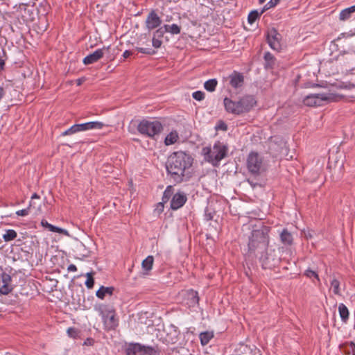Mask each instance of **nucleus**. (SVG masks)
Masks as SVG:
<instances>
[{
  "label": "nucleus",
  "instance_id": "19",
  "mask_svg": "<svg viewBox=\"0 0 355 355\" xmlns=\"http://www.w3.org/2000/svg\"><path fill=\"white\" fill-rule=\"evenodd\" d=\"M79 126L80 132H82L94 129L101 130L105 126V124L100 121H89L84 123H80Z\"/></svg>",
  "mask_w": 355,
  "mask_h": 355
},
{
  "label": "nucleus",
  "instance_id": "29",
  "mask_svg": "<svg viewBox=\"0 0 355 355\" xmlns=\"http://www.w3.org/2000/svg\"><path fill=\"white\" fill-rule=\"evenodd\" d=\"M338 311L341 320L346 322L349 318V310L347 307L343 303L338 305Z\"/></svg>",
  "mask_w": 355,
  "mask_h": 355
},
{
  "label": "nucleus",
  "instance_id": "5",
  "mask_svg": "<svg viewBox=\"0 0 355 355\" xmlns=\"http://www.w3.org/2000/svg\"><path fill=\"white\" fill-rule=\"evenodd\" d=\"M102 318L104 328L106 331L115 330L119 326V318L115 309L110 306L100 305L96 309Z\"/></svg>",
  "mask_w": 355,
  "mask_h": 355
},
{
  "label": "nucleus",
  "instance_id": "4",
  "mask_svg": "<svg viewBox=\"0 0 355 355\" xmlns=\"http://www.w3.org/2000/svg\"><path fill=\"white\" fill-rule=\"evenodd\" d=\"M228 152V147L227 145L217 141L214 143L213 148L211 147H204L202 150V154L204 155L205 159L211 162L213 166H217L219 162L224 159Z\"/></svg>",
  "mask_w": 355,
  "mask_h": 355
},
{
  "label": "nucleus",
  "instance_id": "38",
  "mask_svg": "<svg viewBox=\"0 0 355 355\" xmlns=\"http://www.w3.org/2000/svg\"><path fill=\"white\" fill-rule=\"evenodd\" d=\"M48 230L50 232H57V233H59V234H64L65 236H69V232L67 230L62 229L61 227H57V226H55V225H53L51 224L50 225V226H49Z\"/></svg>",
  "mask_w": 355,
  "mask_h": 355
},
{
  "label": "nucleus",
  "instance_id": "16",
  "mask_svg": "<svg viewBox=\"0 0 355 355\" xmlns=\"http://www.w3.org/2000/svg\"><path fill=\"white\" fill-rule=\"evenodd\" d=\"M187 197L183 191H178L175 193L171 200V209L173 210H177L186 203Z\"/></svg>",
  "mask_w": 355,
  "mask_h": 355
},
{
  "label": "nucleus",
  "instance_id": "30",
  "mask_svg": "<svg viewBox=\"0 0 355 355\" xmlns=\"http://www.w3.org/2000/svg\"><path fill=\"white\" fill-rule=\"evenodd\" d=\"M178 134L175 131H171L168 134L164 139V144L166 146L174 144L178 139Z\"/></svg>",
  "mask_w": 355,
  "mask_h": 355
},
{
  "label": "nucleus",
  "instance_id": "31",
  "mask_svg": "<svg viewBox=\"0 0 355 355\" xmlns=\"http://www.w3.org/2000/svg\"><path fill=\"white\" fill-rule=\"evenodd\" d=\"M264 60L266 61L265 67L266 69H272L275 65V58L272 53L266 52L264 54Z\"/></svg>",
  "mask_w": 355,
  "mask_h": 355
},
{
  "label": "nucleus",
  "instance_id": "27",
  "mask_svg": "<svg viewBox=\"0 0 355 355\" xmlns=\"http://www.w3.org/2000/svg\"><path fill=\"white\" fill-rule=\"evenodd\" d=\"M200 343L202 346L207 345L209 341L214 338V333L212 331H206L202 332L199 335Z\"/></svg>",
  "mask_w": 355,
  "mask_h": 355
},
{
  "label": "nucleus",
  "instance_id": "18",
  "mask_svg": "<svg viewBox=\"0 0 355 355\" xmlns=\"http://www.w3.org/2000/svg\"><path fill=\"white\" fill-rule=\"evenodd\" d=\"M279 239L281 243L286 246H291L293 243V236L287 228H284L279 232Z\"/></svg>",
  "mask_w": 355,
  "mask_h": 355
},
{
  "label": "nucleus",
  "instance_id": "60",
  "mask_svg": "<svg viewBox=\"0 0 355 355\" xmlns=\"http://www.w3.org/2000/svg\"><path fill=\"white\" fill-rule=\"evenodd\" d=\"M172 19V17L171 16H167L165 21H170Z\"/></svg>",
  "mask_w": 355,
  "mask_h": 355
},
{
  "label": "nucleus",
  "instance_id": "42",
  "mask_svg": "<svg viewBox=\"0 0 355 355\" xmlns=\"http://www.w3.org/2000/svg\"><path fill=\"white\" fill-rule=\"evenodd\" d=\"M215 214V211L214 210H213L212 209H211L210 207H207L205 209V214H204V216H205V219L207 221H209V220H213L214 218V215Z\"/></svg>",
  "mask_w": 355,
  "mask_h": 355
},
{
  "label": "nucleus",
  "instance_id": "48",
  "mask_svg": "<svg viewBox=\"0 0 355 355\" xmlns=\"http://www.w3.org/2000/svg\"><path fill=\"white\" fill-rule=\"evenodd\" d=\"M355 35V31L351 30L347 33H342L339 35V36L336 39V41L340 40L342 38H348Z\"/></svg>",
  "mask_w": 355,
  "mask_h": 355
},
{
  "label": "nucleus",
  "instance_id": "54",
  "mask_svg": "<svg viewBox=\"0 0 355 355\" xmlns=\"http://www.w3.org/2000/svg\"><path fill=\"white\" fill-rule=\"evenodd\" d=\"M5 64H6V60H5V59H3V58L0 56V72L4 69Z\"/></svg>",
  "mask_w": 355,
  "mask_h": 355
},
{
  "label": "nucleus",
  "instance_id": "57",
  "mask_svg": "<svg viewBox=\"0 0 355 355\" xmlns=\"http://www.w3.org/2000/svg\"><path fill=\"white\" fill-rule=\"evenodd\" d=\"M132 54V51L126 50L123 53V57L124 58H128L129 56H130Z\"/></svg>",
  "mask_w": 355,
  "mask_h": 355
},
{
  "label": "nucleus",
  "instance_id": "51",
  "mask_svg": "<svg viewBox=\"0 0 355 355\" xmlns=\"http://www.w3.org/2000/svg\"><path fill=\"white\" fill-rule=\"evenodd\" d=\"M28 212H29V208L27 207L26 209L17 211L16 214L17 216H25L28 214Z\"/></svg>",
  "mask_w": 355,
  "mask_h": 355
},
{
  "label": "nucleus",
  "instance_id": "44",
  "mask_svg": "<svg viewBox=\"0 0 355 355\" xmlns=\"http://www.w3.org/2000/svg\"><path fill=\"white\" fill-rule=\"evenodd\" d=\"M280 0H270L263 7L261 8V12H264L268 9L275 7L279 3Z\"/></svg>",
  "mask_w": 355,
  "mask_h": 355
},
{
  "label": "nucleus",
  "instance_id": "26",
  "mask_svg": "<svg viewBox=\"0 0 355 355\" xmlns=\"http://www.w3.org/2000/svg\"><path fill=\"white\" fill-rule=\"evenodd\" d=\"M76 254L80 259H83L89 257L90 252L85 248V245L81 243L76 246Z\"/></svg>",
  "mask_w": 355,
  "mask_h": 355
},
{
  "label": "nucleus",
  "instance_id": "33",
  "mask_svg": "<svg viewBox=\"0 0 355 355\" xmlns=\"http://www.w3.org/2000/svg\"><path fill=\"white\" fill-rule=\"evenodd\" d=\"M165 26L167 28V30H166L167 33H169L173 35H178L181 32V26L178 24H173L171 25L165 24Z\"/></svg>",
  "mask_w": 355,
  "mask_h": 355
},
{
  "label": "nucleus",
  "instance_id": "43",
  "mask_svg": "<svg viewBox=\"0 0 355 355\" xmlns=\"http://www.w3.org/2000/svg\"><path fill=\"white\" fill-rule=\"evenodd\" d=\"M190 301L192 304H198L199 302V297L197 291L193 290L189 293Z\"/></svg>",
  "mask_w": 355,
  "mask_h": 355
},
{
  "label": "nucleus",
  "instance_id": "1",
  "mask_svg": "<svg viewBox=\"0 0 355 355\" xmlns=\"http://www.w3.org/2000/svg\"><path fill=\"white\" fill-rule=\"evenodd\" d=\"M193 159L189 153L184 151L173 152L168 158L166 171L176 183L187 181L191 175L189 171Z\"/></svg>",
  "mask_w": 355,
  "mask_h": 355
},
{
  "label": "nucleus",
  "instance_id": "34",
  "mask_svg": "<svg viewBox=\"0 0 355 355\" xmlns=\"http://www.w3.org/2000/svg\"><path fill=\"white\" fill-rule=\"evenodd\" d=\"M263 12L261 10L259 12L257 10H252L248 17V21L249 24H252Z\"/></svg>",
  "mask_w": 355,
  "mask_h": 355
},
{
  "label": "nucleus",
  "instance_id": "55",
  "mask_svg": "<svg viewBox=\"0 0 355 355\" xmlns=\"http://www.w3.org/2000/svg\"><path fill=\"white\" fill-rule=\"evenodd\" d=\"M50 225L51 224L49 223L48 221L46 220L45 219H42L41 221V225L44 228L49 229Z\"/></svg>",
  "mask_w": 355,
  "mask_h": 355
},
{
  "label": "nucleus",
  "instance_id": "32",
  "mask_svg": "<svg viewBox=\"0 0 355 355\" xmlns=\"http://www.w3.org/2000/svg\"><path fill=\"white\" fill-rule=\"evenodd\" d=\"M217 85L218 81L216 79H209L205 83L204 87L207 91L212 92L215 91Z\"/></svg>",
  "mask_w": 355,
  "mask_h": 355
},
{
  "label": "nucleus",
  "instance_id": "13",
  "mask_svg": "<svg viewBox=\"0 0 355 355\" xmlns=\"http://www.w3.org/2000/svg\"><path fill=\"white\" fill-rule=\"evenodd\" d=\"M180 334L179 329L176 326L171 324L167 328L166 336L162 339V342L166 345L175 344L179 340Z\"/></svg>",
  "mask_w": 355,
  "mask_h": 355
},
{
  "label": "nucleus",
  "instance_id": "9",
  "mask_svg": "<svg viewBox=\"0 0 355 355\" xmlns=\"http://www.w3.org/2000/svg\"><path fill=\"white\" fill-rule=\"evenodd\" d=\"M331 98L328 94H311L303 98V103L310 107L321 106L324 104V102H327Z\"/></svg>",
  "mask_w": 355,
  "mask_h": 355
},
{
  "label": "nucleus",
  "instance_id": "14",
  "mask_svg": "<svg viewBox=\"0 0 355 355\" xmlns=\"http://www.w3.org/2000/svg\"><path fill=\"white\" fill-rule=\"evenodd\" d=\"M162 19L159 17L155 10H152L146 19V27L148 31H151L159 27L162 24Z\"/></svg>",
  "mask_w": 355,
  "mask_h": 355
},
{
  "label": "nucleus",
  "instance_id": "23",
  "mask_svg": "<svg viewBox=\"0 0 355 355\" xmlns=\"http://www.w3.org/2000/svg\"><path fill=\"white\" fill-rule=\"evenodd\" d=\"M340 348L345 355H355V343L354 342L345 343L340 346Z\"/></svg>",
  "mask_w": 355,
  "mask_h": 355
},
{
  "label": "nucleus",
  "instance_id": "11",
  "mask_svg": "<svg viewBox=\"0 0 355 355\" xmlns=\"http://www.w3.org/2000/svg\"><path fill=\"white\" fill-rule=\"evenodd\" d=\"M110 46H103L102 49H98L92 53L89 54L84 58L83 62L85 65L91 64L96 62L101 59L106 52H109Z\"/></svg>",
  "mask_w": 355,
  "mask_h": 355
},
{
  "label": "nucleus",
  "instance_id": "10",
  "mask_svg": "<svg viewBox=\"0 0 355 355\" xmlns=\"http://www.w3.org/2000/svg\"><path fill=\"white\" fill-rule=\"evenodd\" d=\"M282 36L275 28H268L266 33V40L270 47L277 51L282 49Z\"/></svg>",
  "mask_w": 355,
  "mask_h": 355
},
{
  "label": "nucleus",
  "instance_id": "46",
  "mask_svg": "<svg viewBox=\"0 0 355 355\" xmlns=\"http://www.w3.org/2000/svg\"><path fill=\"white\" fill-rule=\"evenodd\" d=\"M304 275L309 278L314 277L318 280V282L320 281L318 273L310 268H308L304 271Z\"/></svg>",
  "mask_w": 355,
  "mask_h": 355
},
{
  "label": "nucleus",
  "instance_id": "41",
  "mask_svg": "<svg viewBox=\"0 0 355 355\" xmlns=\"http://www.w3.org/2000/svg\"><path fill=\"white\" fill-rule=\"evenodd\" d=\"M93 272H87L86 274L87 280L85 281V286L87 288L91 289L94 287V279L92 277Z\"/></svg>",
  "mask_w": 355,
  "mask_h": 355
},
{
  "label": "nucleus",
  "instance_id": "49",
  "mask_svg": "<svg viewBox=\"0 0 355 355\" xmlns=\"http://www.w3.org/2000/svg\"><path fill=\"white\" fill-rule=\"evenodd\" d=\"M192 97L195 100L200 101L205 98V93L202 91H196L192 94Z\"/></svg>",
  "mask_w": 355,
  "mask_h": 355
},
{
  "label": "nucleus",
  "instance_id": "52",
  "mask_svg": "<svg viewBox=\"0 0 355 355\" xmlns=\"http://www.w3.org/2000/svg\"><path fill=\"white\" fill-rule=\"evenodd\" d=\"M216 129H220V130H227V125L223 122V121H220V124H218L216 127Z\"/></svg>",
  "mask_w": 355,
  "mask_h": 355
},
{
  "label": "nucleus",
  "instance_id": "50",
  "mask_svg": "<svg viewBox=\"0 0 355 355\" xmlns=\"http://www.w3.org/2000/svg\"><path fill=\"white\" fill-rule=\"evenodd\" d=\"M162 42L160 38L153 37L152 45L154 48L158 49L162 46Z\"/></svg>",
  "mask_w": 355,
  "mask_h": 355
},
{
  "label": "nucleus",
  "instance_id": "28",
  "mask_svg": "<svg viewBox=\"0 0 355 355\" xmlns=\"http://www.w3.org/2000/svg\"><path fill=\"white\" fill-rule=\"evenodd\" d=\"M154 258L153 256L149 255L141 263V266L144 270H145L146 272V274H148V272H149L153 265Z\"/></svg>",
  "mask_w": 355,
  "mask_h": 355
},
{
  "label": "nucleus",
  "instance_id": "21",
  "mask_svg": "<svg viewBox=\"0 0 355 355\" xmlns=\"http://www.w3.org/2000/svg\"><path fill=\"white\" fill-rule=\"evenodd\" d=\"M114 288L113 286L105 287L101 286L96 291V295L101 300H103L106 295H112Z\"/></svg>",
  "mask_w": 355,
  "mask_h": 355
},
{
  "label": "nucleus",
  "instance_id": "63",
  "mask_svg": "<svg viewBox=\"0 0 355 355\" xmlns=\"http://www.w3.org/2000/svg\"><path fill=\"white\" fill-rule=\"evenodd\" d=\"M81 84V80L79 79L78 80V85H80Z\"/></svg>",
  "mask_w": 355,
  "mask_h": 355
},
{
  "label": "nucleus",
  "instance_id": "37",
  "mask_svg": "<svg viewBox=\"0 0 355 355\" xmlns=\"http://www.w3.org/2000/svg\"><path fill=\"white\" fill-rule=\"evenodd\" d=\"M17 237V232L14 230H7L6 233L3 235V239L5 241L8 242L14 240Z\"/></svg>",
  "mask_w": 355,
  "mask_h": 355
},
{
  "label": "nucleus",
  "instance_id": "24",
  "mask_svg": "<svg viewBox=\"0 0 355 355\" xmlns=\"http://www.w3.org/2000/svg\"><path fill=\"white\" fill-rule=\"evenodd\" d=\"M140 355H160V350L157 346L152 347L144 345Z\"/></svg>",
  "mask_w": 355,
  "mask_h": 355
},
{
  "label": "nucleus",
  "instance_id": "62",
  "mask_svg": "<svg viewBox=\"0 0 355 355\" xmlns=\"http://www.w3.org/2000/svg\"><path fill=\"white\" fill-rule=\"evenodd\" d=\"M266 1V0H259V3L262 4Z\"/></svg>",
  "mask_w": 355,
  "mask_h": 355
},
{
  "label": "nucleus",
  "instance_id": "25",
  "mask_svg": "<svg viewBox=\"0 0 355 355\" xmlns=\"http://www.w3.org/2000/svg\"><path fill=\"white\" fill-rule=\"evenodd\" d=\"M173 191H174V189H173V186L169 185V186L166 187V189H165V191H164V193H163L162 202H159L158 204L159 206H161L163 208L164 203H166L169 200V199L171 198V197L173 194Z\"/></svg>",
  "mask_w": 355,
  "mask_h": 355
},
{
  "label": "nucleus",
  "instance_id": "12",
  "mask_svg": "<svg viewBox=\"0 0 355 355\" xmlns=\"http://www.w3.org/2000/svg\"><path fill=\"white\" fill-rule=\"evenodd\" d=\"M259 261L263 269H272L279 263V259L266 250L265 254L259 257Z\"/></svg>",
  "mask_w": 355,
  "mask_h": 355
},
{
  "label": "nucleus",
  "instance_id": "58",
  "mask_svg": "<svg viewBox=\"0 0 355 355\" xmlns=\"http://www.w3.org/2000/svg\"><path fill=\"white\" fill-rule=\"evenodd\" d=\"M36 208V204L34 200H31L30 203H29V206L28 208H29V210L31 209V208Z\"/></svg>",
  "mask_w": 355,
  "mask_h": 355
},
{
  "label": "nucleus",
  "instance_id": "59",
  "mask_svg": "<svg viewBox=\"0 0 355 355\" xmlns=\"http://www.w3.org/2000/svg\"><path fill=\"white\" fill-rule=\"evenodd\" d=\"M40 198V196L36 193H33L31 196V200H35V199L39 200Z\"/></svg>",
  "mask_w": 355,
  "mask_h": 355
},
{
  "label": "nucleus",
  "instance_id": "22",
  "mask_svg": "<svg viewBox=\"0 0 355 355\" xmlns=\"http://www.w3.org/2000/svg\"><path fill=\"white\" fill-rule=\"evenodd\" d=\"M144 345L139 343H131L125 349L126 355H137V353L141 354V349Z\"/></svg>",
  "mask_w": 355,
  "mask_h": 355
},
{
  "label": "nucleus",
  "instance_id": "40",
  "mask_svg": "<svg viewBox=\"0 0 355 355\" xmlns=\"http://www.w3.org/2000/svg\"><path fill=\"white\" fill-rule=\"evenodd\" d=\"M167 28L166 27L165 24L162 26H159L157 28V30L153 33V37H157V38H162L163 37L164 35L167 33L166 31Z\"/></svg>",
  "mask_w": 355,
  "mask_h": 355
},
{
  "label": "nucleus",
  "instance_id": "47",
  "mask_svg": "<svg viewBox=\"0 0 355 355\" xmlns=\"http://www.w3.org/2000/svg\"><path fill=\"white\" fill-rule=\"evenodd\" d=\"M67 333L69 337L76 338L78 336L80 331L75 327H69L67 329Z\"/></svg>",
  "mask_w": 355,
  "mask_h": 355
},
{
  "label": "nucleus",
  "instance_id": "35",
  "mask_svg": "<svg viewBox=\"0 0 355 355\" xmlns=\"http://www.w3.org/2000/svg\"><path fill=\"white\" fill-rule=\"evenodd\" d=\"M352 11L350 8H347L340 11L339 14V19L340 21H346L352 17Z\"/></svg>",
  "mask_w": 355,
  "mask_h": 355
},
{
  "label": "nucleus",
  "instance_id": "3",
  "mask_svg": "<svg viewBox=\"0 0 355 355\" xmlns=\"http://www.w3.org/2000/svg\"><path fill=\"white\" fill-rule=\"evenodd\" d=\"M225 110L235 115H241L249 112L257 103L256 98L253 95H244L239 101H232L225 97L223 100Z\"/></svg>",
  "mask_w": 355,
  "mask_h": 355
},
{
  "label": "nucleus",
  "instance_id": "61",
  "mask_svg": "<svg viewBox=\"0 0 355 355\" xmlns=\"http://www.w3.org/2000/svg\"><path fill=\"white\" fill-rule=\"evenodd\" d=\"M352 12H355V5L349 7Z\"/></svg>",
  "mask_w": 355,
  "mask_h": 355
},
{
  "label": "nucleus",
  "instance_id": "2",
  "mask_svg": "<svg viewBox=\"0 0 355 355\" xmlns=\"http://www.w3.org/2000/svg\"><path fill=\"white\" fill-rule=\"evenodd\" d=\"M270 230V227L261 225L251 232L248 243V252L250 254L261 253L267 250L269 245Z\"/></svg>",
  "mask_w": 355,
  "mask_h": 355
},
{
  "label": "nucleus",
  "instance_id": "39",
  "mask_svg": "<svg viewBox=\"0 0 355 355\" xmlns=\"http://www.w3.org/2000/svg\"><path fill=\"white\" fill-rule=\"evenodd\" d=\"M331 286L333 288V292L335 295H340V282L336 279L333 278L331 281Z\"/></svg>",
  "mask_w": 355,
  "mask_h": 355
},
{
  "label": "nucleus",
  "instance_id": "20",
  "mask_svg": "<svg viewBox=\"0 0 355 355\" xmlns=\"http://www.w3.org/2000/svg\"><path fill=\"white\" fill-rule=\"evenodd\" d=\"M240 351L239 355H261L259 349L254 345H242Z\"/></svg>",
  "mask_w": 355,
  "mask_h": 355
},
{
  "label": "nucleus",
  "instance_id": "53",
  "mask_svg": "<svg viewBox=\"0 0 355 355\" xmlns=\"http://www.w3.org/2000/svg\"><path fill=\"white\" fill-rule=\"evenodd\" d=\"M94 339H92V338H87V339L85 340V342H84L83 345H89V346H91V345H94Z\"/></svg>",
  "mask_w": 355,
  "mask_h": 355
},
{
  "label": "nucleus",
  "instance_id": "15",
  "mask_svg": "<svg viewBox=\"0 0 355 355\" xmlns=\"http://www.w3.org/2000/svg\"><path fill=\"white\" fill-rule=\"evenodd\" d=\"M11 276L6 273L0 274V294L8 295L12 290Z\"/></svg>",
  "mask_w": 355,
  "mask_h": 355
},
{
  "label": "nucleus",
  "instance_id": "7",
  "mask_svg": "<svg viewBox=\"0 0 355 355\" xmlns=\"http://www.w3.org/2000/svg\"><path fill=\"white\" fill-rule=\"evenodd\" d=\"M17 17H21L24 22H32L35 18V9L33 5L21 3L16 8Z\"/></svg>",
  "mask_w": 355,
  "mask_h": 355
},
{
  "label": "nucleus",
  "instance_id": "56",
  "mask_svg": "<svg viewBox=\"0 0 355 355\" xmlns=\"http://www.w3.org/2000/svg\"><path fill=\"white\" fill-rule=\"evenodd\" d=\"M67 270L69 272H76L77 270V267L74 264H70L68 266Z\"/></svg>",
  "mask_w": 355,
  "mask_h": 355
},
{
  "label": "nucleus",
  "instance_id": "36",
  "mask_svg": "<svg viewBox=\"0 0 355 355\" xmlns=\"http://www.w3.org/2000/svg\"><path fill=\"white\" fill-rule=\"evenodd\" d=\"M80 132L79 124H74L69 128L61 133V136L71 135Z\"/></svg>",
  "mask_w": 355,
  "mask_h": 355
},
{
  "label": "nucleus",
  "instance_id": "45",
  "mask_svg": "<svg viewBox=\"0 0 355 355\" xmlns=\"http://www.w3.org/2000/svg\"><path fill=\"white\" fill-rule=\"evenodd\" d=\"M136 50L141 53L146 55H154L156 53V51L152 48L136 47Z\"/></svg>",
  "mask_w": 355,
  "mask_h": 355
},
{
  "label": "nucleus",
  "instance_id": "8",
  "mask_svg": "<svg viewBox=\"0 0 355 355\" xmlns=\"http://www.w3.org/2000/svg\"><path fill=\"white\" fill-rule=\"evenodd\" d=\"M263 160L257 153L251 152L247 158V168L249 172L257 175L260 173L262 167Z\"/></svg>",
  "mask_w": 355,
  "mask_h": 355
},
{
  "label": "nucleus",
  "instance_id": "17",
  "mask_svg": "<svg viewBox=\"0 0 355 355\" xmlns=\"http://www.w3.org/2000/svg\"><path fill=\"white\" fill-rule=\"evenodd\" d=\"M228 78L230 85L234 89L241 87L244 83L243 74L237 71H234L230 74Z\"/></svg>",
  "mask_w": 355,
  "mask_h": 355
},
{
  "label": "nucleus",
  "instance_id": "6",
  "mask_svg": "<svg viewBox=\"0 0 355 355\" xmlns=\"http://www.w3.org/2000/svg\"><path fill=\"white\" fill-rule=\"evenodd\" d=\"M163 128V125L157 120L143 119L137 125V130L141 135L152 139L159 135Z\"/></svg>",
  "mask_w": 355,
  "mask_h": 355
}]
</instances>
